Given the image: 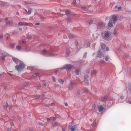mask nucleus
<instances>
[{
  "label": "nucleus",
  "instance_id": "1",
  "mask_svg": "<svg viewBox=\"0 0 131 131\" xmlns=\"http://www.w3.org/2000/svg\"><path fill=\"white\" fill-rule=\"evenodd\" d=\"M19 64H17L15 66V69L18 71H22L25 68V65L22 61H19Z\"/></svg>",
  "mask_w": 131,
  "mask_h": 131
},
{
  "label": "nucleus",
  "instance_id": "2",
  "mask_svg": "<svg viewBox=\"0 0 131 131\" xmlns=\"http://www.w3.org/2000/svg\"><path fill=\"white\" fill-rule=\"evenodd\" d=\"M104 36H103V39L109 41L111 39L112 35L109 31L105 32L104 33Z\"/></svg>",
  "mask_w": 131,
  "mask_h": 131
},
{
  "label": "nucleus",
  "instance_id": "3",
  "mask_svg": "<svg viewBox=\"0 0 131 131\" xmlns=\"http://www.w3.org/2000/svg\"><path fill=\"white\" fill-rule=\"evenodd\" d=\"M42 54L43 55H47L53 56L55 55V54L53 52H51L50 51H48L45 49L42 51Z\"/></svg>",
  "mask_w": 131,
  "mask_h": 131
},
{
  "label": "nucleus",
  "instance_id": "4",
  "mask_svg": "<svg viewBox=\"0 0 131 131\" xmlns=\"http://www.w3.org/2000/svg\"><path fill=\"white\" fill-rule=\"evenodd\" d=\"M73 66L70 64H67L65 65L61 68L62 69H65L68 70H70L72 68Z\"/></svg>",
  "mask_w": 131,
  "mask_h": 131
},
{
  "label": "nucleus",
  "instance_id": "5",
  "mask_svg": "<svg viewBox=\"0 0 131 131\" xmlns=\"http://www.w3.org/2000/svg\"><path fill=\"white\" fill-rule=\"evenodd\" d=\"M105 107V105L104 104L102 105H99L98 106V108L99 110V111L100 112H102L104 109Z\"/></svg>",
  "mask_w": 131,
  "mask_h": 131
},
{
  "label": "nucleus",
  "instance_id": "6",
  "mask_svg": "<svg viewBox=\"0 0 131 131\" xmlns=\"http://www.w3.org/2000/svg\"><path fill=\"white\" fill-rule=\"evenodd\" d=\"M29 23H28L25 22H20L18 24V26H31L29 24Z\"/></svg>",
  "mask_w": 131,
  "mask_h": 131
},
{
  "label": "nucleus",
  "instance_id": "7",
  "mask_svg": "<svg viewBox=\"0 0 131 131\" xmlns=\"http://www.w3.org/2000/svg\"><path fill=\"white\" fill-rule=\"evenodd\" d=\"M115 23V22L113 21L112 20H110L108 24V27L110 28L112 27Z\"/></svg>",
  "mask_w": 131,
  "mask_h": 131
},
{
  "label": "nucleus",
  "instance_id": "8",
  "mask_svg": "<svg viewBox=\"0 0 131 131\" xmlns=\"http://www.w3.org/2000/svg\"><path fill=\"white\" fill-rule=\"evenodd\" d=\"M74 84L75 83L74 82L71 81V83L68 87V88L69 90H71L73 89Z\"/></svg>",
  "mask_w": 131,
  "mask_h": 131
},
{
  "label": "nucleus",
  "instance_id": "9",
  "mask_svg": "<svg viewBox=\"0 0 131 131\" xmlns=\"http://www.w3.org/2000/svg\"><path fill=\"white\" fill-rule=\"evenodd\" d=\"M77 126L76 125L70 126L69 127V130L71 131H74L77 128Z\"/></svg>",
  "mask_w": 131,
  "mask_h": 131
},
{
  "label": "nucleus",
  "instance_id": "10",
  "mask_svg": "<svg viewBox=\"0 0 131 131\" xmlns=\"http://www.w3.org/2000/svg\"><path fill=\"white\" fill-rule=\"evenodd\" d=\"M104 56V55L102 52L101 50H99L98 52L97 57L101 58L102 57Z\"/></svg>",
  "mask_w": 131,
  "mask_h": 131
},
{
  "label": "nucleus",
  "instance_id": "11",
  "mask_svg": "<svg viewBox=\"0 0 131 131\" xmlns=\"http://www.w3.org/2000/svg\"><path fill=\"white\" fill-rule=\"evenodd\" d=\"M122 7L121 6L118 7L117 6H116L114 8V11H120L121 10Z\"/></svg>",
  "mask_w": 131,
  "mask_h": 131
},
{
  "label": "nucleus",
  "instance_id": "12",
  "mask_svg": "<svg viewBox=\"0 0 131 131\" xmlns=\"http://www.w3.org/2000/svg\"><path fill=\"white\" fill-rule=\"evenodd\" d=\"M117 17L113 15L112 16V18L111 20H113V21H114L115 23V22L117 21Z\"/></svg>",
  "mask_w": 131,
  "mask_h": 131
},
{
  "label": "nucleus",
  "instance_id": "13",
  "mask_svg": "<svg viewBox=\"0 0 131 131\" xmlns=\"http://www.w3.org/2000/svg\"><path fill=\"white\" fill-rule=\"evenodd\" d=\"M97 27L99 28H102L103 27V23H102L101 22L99 23L98 24Z\"/></svg>",
  "mask_w": 131,
  "mask_h": 131
},
{
  "label": "nucleus",
  "instance_id": "14",
  "mask_svg": "<svg viewBox=\"0 0 131 131\" xmlns=\"http://www.w3.org/2000/svg\"><path fill=\"white\" fill-rule=\"evenodd\" d=\"M30 48L29 47L26 46L24 49L25 51L27 52L29 51L30 50Z\"/></svg>",
  "mask_w": 131,
  "mask_h": 131
},
{
  "label": "nucleus",
  "instance_id": "15",
  "mask_svg": "<svg viewBox=\"0 0 131 131\" xmlns=\"http://www.w3.org/2000/svg\"><path fill=\"white\" fill-rule=\"evenodd\" d=\"M89 79V76L88 75H85V82L88 81Z\"/></svg>",
  "mask_w": 131,
  "mask_h": 131
},
{
  "label": "nucleus",
  "instance_id": "16",
  "mask_svg": "<svg viewBox=\"0 0 131 131\" xmlns=\"http://www.w3.org/2000/svg\"><path fill=\"white\" fill-rule=\"evenodd\" d=\"M28 11L27 12V14H30L31 13V12L32 10V9L30 8H28Z\"/></svg>",
  "mask_w": 131,
  "mask_h": 131
},
{
  "label": "nucleus",
  "instance_id": "17",
  "mask_svg": "<svg viewBox=\"0 0 131 131\" xmlns=\"http://www.w3.org/2000/svg\"><path fill=\"white\" fill-rule=\"evenodd\" d=\"M81 9L83 12H85L87 10L86 7L84 6L82 7Z\"/></svg>",
  "mask_w": 131,
  "mask_h": 131
},
{
  "label": "nucleus",
  "instance_id": "18",
  "mask_svg": "<svg viewBox=\"0 0 131 131\" xmlns=\"http://www.w3.org/2000/svg\"><path fill=\"white\" fill-rule=\"evenodd\" d=\"M107 99V96H104L102 98V100L103 101H105Z\"/></svg>",
  "mask_w": 131,
  "mask_h": 131
},
{
  "label": "nucleus",
  "instance_id": "19",
  "mask_svg": "<svg viewBox=\"0 0 131 131\" xmlns=\"http://www.w3.org/2000/svg\"><path fill=\"white\" fill-rule=\"evenodd\" d=\"M58 81L61 84H63L64 83V81L62 79H59L58 80Z\"/></svg>",
  "mask_w": 131,
  "mask_h": 131
},
{
  "label": "nucleus",
  "instance_id": "20",
  "mask_svg": "<svg viewBox=\"0 0 131 131\" xmlns=\"http://www.w3.org/2000/svg\"><path fill=\"white\" fill-rule=\"evenodd\" d=\"M25 2L26 3L28 4H32V5H35L36 4V3H32L30 1H27V2Z\"/></svg>",
  "mask_w": 131,
  "mask_h": 131
},
{
  "label": "nucleus",
  "instance_id": "21",
  "mask_svg": "<svg viewBox=\"0 0 131 131\" xmlns=\"http://www.w3.org/2000/svg\"><path fill=\"white\" fill-rule=\"evenodd\" d=\"M12 23V21H6V24L7 25H9L11 24Z\"/></svg>",
  "mask_w": 131,
  "mask_h": 131
},
{
  "label": "nucleus",
  "instance_id": "22",
  "mask_svg": "<svg viewBox=\"0 0 131 131\" xmlns=\"http://www.w3.org/2000/svg\"><path fill=\"white\" fill-rule=\"evenodd\" d=\"M65 12L66 13V14L67 15H69L71 13V11L68 10H66Z\"/></svg>",
  "mask_w": 131,
  "mask_h": 131
},
{
  "label": "nucleus",
  "instance_id": "23",
  "mask_svg": "<svg viewBox=\"0 0 131 131\" xmlns=\"http://www.w3.org/2000/svg\"><path fill=\"white\" fill-rule=\"evenodd\" d=\"M16 49L18 50H20L22 48L21 47L19 46H16Z\"/></svg>",
  "mask_w": 131,
  "mask_h": 131
},
{
  "label": "nucleus",
  "instance_id": "24",
  "mask_svg": "<svg viewBox=\"0 0 131 131\" xmlns=\"http://www.w3.org/2000/svg\"><path fill=\"white\" fill-rule=\"evenodd\" d=\"M106 47L105 45L103 43L102 44L101 46V48L102 49H104Z\"/></svg>",
  "mask_w": 131,
  "mask_h": 131
},
{
  "label": "nucleus",
  "instance_id": "25",
  "mask_svg": "<svg viewBox=\"0 0 131 131\" xmlns=\"http://www.w3.org/2000/svg\"><path fill=\"white\" fill-rule=\"evenodd\" d=\"M12 60L15 62H17V61H19V60H18L17 58H15L14 57H13L12 58Z\"/></svg>",
  "mask_w": 131,
  "mask_h": 131
},
{
  "label": "nucleus",
  "instance_id": "26",
  "mask_svg": "<svg viewBox=\"0 0 131 131\" xmlns=\"http://www.w3.org/2000/svg\"><path fill=\"white\" fill-rule=\"evenodd\" d=\"M84 90L85 93H88L89 92V90L86 88H84Z\"/></svg>",
  "mask_w": 131,
  "mask_h": 131
},
{
  "label": "nucleus",
  "instance_id": "27",
  "mask_svg": "<svg viewBox=\"0 0 131 131\" xmlns=\"http://www.w3.org/2000/svg\"><path fill=\"white\" fill-rule=\"evenodd\" d=\"M2 55L3 56H7L8 55V54L7 53L5 52H4L2 53Z\"/></svg>",
  "mask_w": 131,
  "mask_h": 131
},
{
  "label": "nucleus",
  "instance_id": "28",
  "mask_svg": "<svg viewBox=\"0 0 131 131\" xmlns=\"http://www.w3.org/2000/svg\"><path fill=\"white\" fill-rule=\"evenodd\" d=\"M27 38L29 39H31L32 38L31 35L29 34L27 35Z\"/></svg>",
  "mask_w": 131,
  "mask_h": 131
},
{
  "label": "nucleus",
  "instance_id": "29",
  "mask_svg": "<svg viewBox=\"0 0 131 131\" xmlns=\"http://www.w3.org/2000/svg\"><path fill=\"white\" fill-rule=\"evenodd\" d=\"M68 36L70 38H72L73 37V35L71 34H70L68 35Z\"/></svg>",
  "mask_w": 131,
  "mask_h": 131
},
{
  "label": "nucleus",
  "instance_id": "30",
  "mask_svg": "<svg viewBox=\"0 0 131 131\" xmlns=\"http://www.w3.org/2000/svg\"><path fill=\"white\" fill-rule=\"evenodd\" d=\"M79 71L78 70H76L75 72L77 75H79Z\"/></svg>",
  "mask_w": 131,
  "mask_h": 131
},
{
  "label": "nucleus",
  "instance_id": "31",
  "mask_svg": "<svg viewBox=\"0 0 131 131\" xmlns=\"http://www.w3.org/2000/svg\"><path fill=\"white\" fill-rule=\"evenodd\" d=\"M70 53V51L69 49L67 50V55H69Z\"/></svg>",
  "mask_w": 131,
  "mask_h": 131
},
{
  "label": "nucleus",
  "instance_id": "32",
  "mask_svg": "<svg viewBox=\"0 0 131 131\" xmlns=\"http://www.w3.org/2000/svg\"><path fill=\"white\" fill-rule=\"evenodd\" d=\"M109 59V58L107 56L105 58V60L106 61H108Z\"/></svg>",
  "mask_w": 131,
  "mask_h": 131
},
{
  "label": "nucleus",
  "instance_id": "33",
  "mask_svg": "<svg viewBox=\"0 0 131 131\" xmlns=\"http://www.w3.org/2000/svg\"><path fill=\"white\" fill-rule=\"evenodd\" d=\"M87 53L86 52L84 54L83 57L85 58H86V55L87 54Z\"/></svg>",
  "mask_w": 131,
  "mask_h": 131
},
{
  "label": "nucleus",
  "instance_id": "34",
  "mask_svg": "<svg viewBox=\"0 0 131 131\" xmlns=\"http://www.w3.org/2000/svg\"><path fill=\"white\" fill-rule=\"evenodd\" d=\"M53 127H56L58 126V123L57 122L55 123L53 125Z\"/></svg>",
  "mask_w": 131,
  "mask_h": 131
},
{
  "label": "nucleus",
  "instance_id": "35",
  "mask_svg": "<svg viewBox=\"0 0 131 131\" xmlns=\"http://www.w3.org/2000/svg\"><path fill=\"white\" fill-rule=\"evenodd\" d=\"M14 46V44L13 43H11L10 45V47L11 48H13Z\"/></svg>",
  "mask_w": 131,
  "mask_h": 131
},
{
  "label": "nucleus",
  "instance_id": "36",
  "mask_svg": "<svg viewBox=\"0 0 131 131\" xmlns=\"http://www.w3.org/2000/svg\"><path fill=\"white\" fill-rule=\"evenodd\" d=\"M68 21L69 22H71L72 21L71 18H70V17L68 18Z\"/></svg>",
  "mask_w": 131,
  "mask_h": 131
},
{
  "label": "nucleus",
  "instance_id": "37",
  "mask_svg": "<svg viewBox=\"0 0 131 131\" xmlns=\"http://www.w3.org/2000/svg\"><path fill=\"white\" fill-rule=\"evenodd\" d=\"M100 62L102 63L105 64L106 63V62L104 60H101Z\"/></svg>",
  "mask_w": 131,
  "mask_h": 131
},
{
  "label": "nucleus",
  "instance_id": "38",
  "mask_svg": "<svg viewBox=\"0 0 131 131\" xmlns=\"http://www.w3.org/2000/svg\"><path fill=\"white\" fill-rule=\"evenodd\" d=\"M52 78L53 80L55 82H56V79L53 76L52 77Z\"/></svg>",
  "mask_w": 131,
  "mask_h": 131
},
{
  "label": "nucleus",
  "instance_id": "39",
  "mask_svg": "<svg viewBox=\"0 0 131 131\" xmlns=\"http://www.w3.org/2000/svg\"><path fill=\"white\" fill-rule=\"evenodd\" d=\"M3 38V36L2 35L0 36V41L2 40Z\"/></svg>",
  "mask_w": 131,
  "mask_h": 131
},
{
  "label": "nucleus",
  "instance_id": "40",
  "mask_svg": "<svg viewBox=\"0 0 131 131\" xmlns=\"http://www.w3.org/2000/svg\"><path fill=\"white\" fill-rule=\"evenodd\" d=\"M59 71L58 69L54 71V72L55 74H56Z\"/></svg>",
  "mask_w": 131,
  "mask_h": 131
},
{
  "label": "nucleus",
  "instance_id": "41",
  "mask_svg": "<svg viewBox=\"0 0 131 131\" xmlns=\"http://www.w3.org/2000/svg\"><path fill=\"white\" fill-rule=\"evenodd\" d=\"M36 75L37 76V77H39V75H40V74L39 73H36Z\"/></svg>",
  "mask_w": 131,
  "mask_h": 131
},
{
  "label": "nucleus",
  "instance_id": "42",
  "mask_svg": "<svg viewBox=\"0 0 131 131\" xmlns=\"http://www.w3.org/2000/svg\"><path fill=\"white\" fill-rule=\"evenodd\" d=\"M40 97V96L39 95H37L36 97V99H38Z\"/></svg>",
  "mask_w": 131,
  "mask_h": 131
},
{
  "label": "nucleus",
  "instance_id": "43",
  "mask_svg": "<svg viewBox=\"0 0 131 131\" xmlns=\"http://www.w3.org/2000/svg\"><path fill=\"white\" fill-rule=\"evenodd\" d=\"M129 90L131 93V86H129Z\"/></svg>",
  "mask_w": 131,
  "mask_h": 131
},
{
  "label": "nucleus",
  "instance_id": "44",
  "mask_svg": "<svg viewBox=\"0 0 131 131\" xmlns=\"http://www.w3.org/2000/svg\"><path fill=\"white\" fill-rule=\"evenodd\" d=\"M81 93L80 91L78 90L77 92V94H79Z\"/></svg>",
  "mask_w": 131,
  "mask_h": 131
},
{
  "label": "nucleus",
  "instance_id": "45",
  "mask_svg": "<svg viewBox=\"0 0 131 131\" xmlns=\"http://www.w3.org/2000/svg\"><path fill=\"white\" fill-rule=\"evenodd\" d=\"M96 70H94L93 71V73L94 74H95L96 73Z\"/></svg>",
  "mask_w": 131,
  "mask_h": 131
},
{
  "label": "nucleus",
  "instance_id": "46",
  "mask_svg": "<svg viewBox=\"0 0 131 131\" xmlns=\"http://www.w3.org/2000/svg\"><path fill=\"white\" fill-rule=\"evenodd\" d=\"M32 76L34 78H36L37 77V76L36 75V74L35 73V74H33V75H32Z\"/></svg>",
  "mask_w": 131,
  "mask_h": 131
},
{
  "label": "nucleus",
  "instance_id": "47",
  "mask_svg": "<svg viewBox=\"0 0 131 131\" xmlns=\"http://www.w3.org/2000/svg\"><path fill=\"white\" fill-rule=\"evenodd\" d=\"M93 22V21L92 20H90L89 22V24H91Z\"/></svg>",
  "mask_w": 131,
  "mask_h": 131
},
{
  "label": "nucleus",
  "instance_id": "48",
  "mask_svg": "<svg viewBox=\"0 0 131 131\" xmlns=\"http://www.w3.org/2000/svg\"><path fill=\"white\" fill-rule=\"evenodd\" d=\"M46 85V84L45 83H43L42 84V86L44 87H45Z\"/></svg>",
  "mask_w": 131,
  "mask_h": 131
},
{
  "label": "nucleus",
  "instance_id": "49",
  "mask_svg": "<svg viewBox=\"0 0 131 131\" xmlns=\"http://www.w3.org/2000/svg\"><path fill=\"white\" fill-rule=\"evenodd\" d=\"M96 106V105L95 104H94L93 106V108L95 109Z\"/></svg>",
  "mask_w": 131,
  "mask_h": 131
},
{
  "label": "nucleus",
  "instance_id": "50",
  "mask_svg": "<svg viewBox=\"0 0 131 131\" xmlns=\"http://www.w3.org/2000/svg\"><path fill=\"white\" fill-rule=\"evenodd\" d=\"M127 102V103H128L129 104H131V101H128Z\"/></svg>",
  "mask_w": 131,
  "mask_h": 131
},
{
  "label": "nucleus",
  "instance_id": "51",
  "mask_svg": "<svg viewBox=\"0 0 131 131\" xmlns=\"http://www.w3.org/2000/svg\"><path fill=\"white\" fill-rule=\"evenodd\" d=\"M26 43V41L25 40H23L22 41V43Z\"/></svg>",
  "mask_w": 131,
  "mask_h": 131
},
{
  "label": "nucleus",
  "instance_id": "52",
  "mask_svg": "<svg viewBox=\"0 0 131 131\" xmlns=\"http://www.w3.org/2000/svg\"><path fill=\"white\" fill-rule=\"evenodd\" d=\"M11 129L10 128H8L7 129V130L8 131H10L11 130Z\"/></svg>",
  "mask_w": 131,
  "mask_h": 131
},
{
  "label": "nucleus",
  "instance_id": "53",
  "mask_svg": "<svg viewBox=\"0 0 131 131\" xmlns=\"http://www.w3.org/2000/svg\"><path fill=\"white\" fill-rule=\"evenodd\" d=\"M64 104L66 106H67L68 105V104L67 102H65Z\"/></svg>",
  "mask_w": 131,
  "mask_h": 131
},
{
  "label": "nucleus",
  "instance_id": "54",
  "mask_svg": "<svg viewBox=\"0 0 131 131\" xmlns=\"http://www.w3.org/2000/svg\"><path fill=\"white\" fill-rule=\"evenodd\" d=\"M120 98L122 100H123L124 99V97L123 96H121L120 97Z\"/></svg>",
  "mask_w": 131,
  "mask_h": 131
},
{
  "label": "nucleus",
  "instance_id": "55",
  "mask_svg": "<svg viewBox=\"0 0 131 131\" xmlns=\"http://www.w3.org/2000/svg\"><path fill=\"white\" fill-rule=\"evenodd\" d=\"M85 82V83L86 85H88L89 84V83L88 82V81H87Z\"/></svg>",
  "mask_w": 131,
  "mask_h": 131
},
{
  "label": "nucleus",
  "instance_id": "56",
  "mask_svg": "<svg viewBox=\"0 0 131 131\" xmlns=\"http://www.w3.org/2000/svg\"><path fill=\"white\" fill-rule=\"evenodd\" d=\"M6 107L7 108L8 107V104H7V102H6Z\"/></svg>",
  "mask_w": 131,
  "mask_h": 131
},
{
  "label": "nucleus",
  "instance_id": "57",
  "mask_svg": "<svg viewBox=\"0 0 131 131\" xmlns=\"http://www.w3.org/2000/svg\"><path fill=\"white\" fill-rule=\"evenodd\" d=\"M55 105V104L53 103H52L51 104V106H53Z\"/></svg>",
  "mask_w": 131,
  "mask_h": 131
},
{
  "label": "nucleus",
  "instance_id": "58",
  "mask_svg": "<svg viewBox=\"0 0 131 131\" xmlns=\"http://www.w3.org/2000/svg\"><path fill=\"white\" fill-rule=\"evenodd\" d=\"M10 124L11 126H13L14 125V123L13 122H11L10 123Z\"/></svg>",
  "mask_w": 131,
  "mask_h": 131
},
{
  "label": "nucleus",
  "instance_id": "59",
  "mask_svg": "<svg viewBox=\"0 0 131 131\" xmlns=\"http://www.w3.org/2000/svg\"><path fill=\"white\" fill-rule=\"evenodd\" d=\"M26 84H25V83L24 84L25 85H28L29 84V83H28V82H26Z\"/></svg>",
  "mask_w": 131,
  "mask_h": 131
},
{
  "label": "nucleus",
  "instance_id": "60",
  "mask_svg": "<svg viewBox=\"0 0 131 131\" xmlns=\"http://www.w3.org/2000/svg\"><path fill=\"white\" fill-rule=\"evenodd\" d=\"M1 5L2 6L4 7V5L3 4H1Z\"/></svg>",
  "mask_w": 131,
  "mask_h": 131
},
{
  "label": "nucleus",
  "instance_id": "61",
  "mask_svg": "<svg viewBox=\"0 0 131 131\" xmlns=\"http://www.w3.org/2000/svg\"><path fill=\"white\" fill-rule=\"evenodd\" d=\"M47 121H49L50 120V118H47Z\"/></svg>",
  "mask_w": 131,
  "mask_h": 131
},
{
  "label": "nucleus",
  "instance_id": "62",
  "mask_svg": "<svg viewBox=\"0 0 131 131\" xmlns=\"http://www.w3.org/2000/svg\"><path fill=\"white\" fill-rule=\"evenodd\" d=\"M39 24H40V23H36L35 24V25H39Z\"/></svg>",
  "mask_w": 131,
  "mask_h": 131
},
{
  "label": "nucleus",
  "instance_id": "63",
  "mask_svg": "<svg viewBox=\"0 0 131 131\" xmlns=\"http://www.w3.org/2000/svg\"><path fill=\"white\" fill-rule=\"evenodd\" d=\"M106 50L107 51H108V47H107L106 48Z\"/></svg>",
  "mask_w": 131,
  "mask_h": 131
},
{
  "label": "nucleus",
  "instance_id": "64",
  "mask_svg": "<svg viewBox=\"0 0 131 131\" xmlns=\"http://www.w3.org/2000/svg\"><path fill=\"white\" fill-rule=\"evenodd\" d=\"M8 18H6L5 19V21H6L8 19Z\"/></svg>",
  "mask_w": 131,
  "mask_h": 131
}]
</instances>
